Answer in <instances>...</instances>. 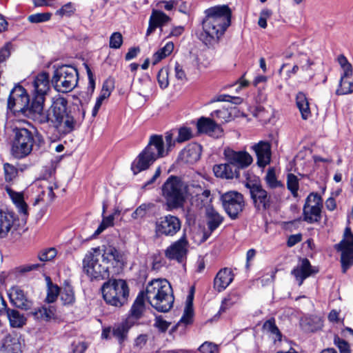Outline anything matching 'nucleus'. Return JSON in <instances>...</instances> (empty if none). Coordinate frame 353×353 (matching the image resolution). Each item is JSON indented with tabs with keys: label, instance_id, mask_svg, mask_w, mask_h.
Returning a JSON list of instances; mask_svg holds the SVG:
<instances>
[{
	"label": "nucleus",
	"instance_id": "obj_1",
	"mask_svg": "<svg viewBox=\"0 0 353 353\" xmlns=\"http://www.w3.org/2000/svg\"><path fill=\"white\" fill-rule=\"evenodd\" d=\"M30 118L43 124L50 123L61 136H65L79 125L77 121L67 111L68 101L59 97L52 102L47 112H43L46 95L50 90L49 76L46 72L37 74L33 81Z\"/></svg>",
	"mask_w": 353,
	"mask_h": 353
},
{
	"label": "nucleus",
	"instance_id": "obj_2",
	"mask_svg": "<svg viewBox=\"0 0 353 353\" xmlns=\"http://www.w3.org/2000/svg\"><path fill=\"white\" fill-rule=\"evenodd\" d=\"M123 254L114 247H105L103 252L100 248H92L83 260V272L92 281L109 279L110 274H117L123 269Z\"/></svg>",
	"mask_w": 353,
	"mask_h": 353
},
{
	"label": "nucleus",
	"instance_id": "obj_3",
	"mask_svg": "<svg viewBox=\"0 0 353 353\" xmlns=\"http://www.w3.org/2000/svg\"><path fill=\"white\" fill-rule=\"evenodd\" d=\"M204 14L200 39L210 47L218 43L231 25L232 10L227 5H219L206 9Z\"/></svg>",
	"mask_w": 353,
	"mask_h": 353
},
{
	"label": "nucleus",
	"instance_id": "obj_4",
	"mask_svg": "<svg viewBox=\"0 0 353 353\" xmlns=\"http://www.w3.org/2000/svg\"><path fill=\"white\" fill-rule=\"evenodd\" d=\"M175 146L174 131H168L162 135L150 136L146 147L133 161L131 169L134 174L147 170L160 158L168 156Z\"/></svg>",
	"mask_w": 353,
	"mask_h": 353
},
{
	"label": "nucleus",
	"instance_id": "obj_5",
	"mask_svg": "<svg viewBox=\"0 0 353 353\" xmlns=\"http://www.w3.org/2000/svg\"><path fill=\"white\" fill-rule=\"evenodd\" d=\"M145 298L158 312H168L172 307L174 296L170 283L166 279H154L146 286Z\"/></svg>",
	"mask_w": 353,
	"mask_h": 353
},
{
	"label": "nucleus",
	"instance_id": "obj_6",
	"mask_svg": "<svg viewBox=\"0 0 353 353\" xmlns=\"http://www.w3.org/2000/svg\"><path fill=\"white\" fill-rule=\"evenodd\" d=\"M14 134L11 153L14 157L18 159L28 157L32 152L34 144L40 146L44 142L40 134L38 132L34 134L24 128H14Z\"/></svg>",
	"mask_w": 353,
	"mask_h": 353
},
{
	"label": "nucleus",
	"instance_id": "obj_7",
	"mask_svg": "<svg viewBox=\"0 0 353 353\" xmlns=\"http://www.w3.org/2000/svg\"><path fill=\"white\" fill-rule=\"evenodd\" d=\"M103 299L106 303L121 307L128 302L130 290L123 279H109L101 287Z\"/></svg>",
	"mask_w": 353,
	"mask_h": 353
},
{
	"label": "nucleus",
	"instance_id": "obj_8",
	"mask_svg": "<svg viewBox=\"0 0 353 353\" xmlns=\"http://www.w3.org/2000/svg\"><path fill=\"white\" fill-rule=\"evenodd\" d=\"M163 196L170 208L183 205L187 194V185L177 176H170L162 187Z\"/></svg>",
	"mask_w": 353,
	"mask_h": 353
},
{
	"label": "nucleus",
	"instance_id": "obj_9",
	"mask_svg": "<svg viewBox=\"0 0 353 353\" xmlns=\"http://www.w3.org/2000/svg\"><path fill=\"white\" fill-rule=\"evenodd\" d=\"M78 81L77 70L70 65L57 67L52 78V83L55 90L62 93H67L74 90L77 85Z\"/></svg>",
	"mask_w": 353,
	"mask_h": 353
},
{
	"label": "nucleus",
	"instance_id": "obj_10",
	"mask_svg": "<svg viewBox=\"0 0 353 353\" xmlns=\"http://www.w3.org/2000/svg\"><path fill=\"white\" fill-rule=\"evenodd\" d=\"M336 248L341 252L342 272L345 273L353 265V234L350 228L345 229L343 239Z\"/></svg>",
	"mask_w": 353,
	"mask_h": 353
},
{
	"label": "nucleus",
	"instance_id": "obj_11",
	"mask_svg": "<svg viewBox=\"0 0 353 353\" xmlns=\"http://www.w3.org/2000/svg\"><path fill=\"white\" fill-rule=\"evenodd\" d=\"M221 201L224 210L232 219H236L245 207L243 194L236 191L222 194Z\"/></svg>",
	"mask_w": 353,
	"mask_h": 353
},
{
	"label": "nucleus",
	"instance_id": "obj_12",
	"mask_svg": "<svg viewBox=\"0 0 353 353\" xmlns=\"http://www.w3.org/2000/svg\"><path fill=\"white\" fill-rule=\"evenodd\" d=\"M181 229V221L176 216L167 214L159 218L154 223V232L157 236H174Z\"/></svg>",
	"mask_w": 353,
	"mask_h": 353
},
{
	"label": "nucleus",
	"instance_id": "obj_13",
	"mask_svg": "<svg viewBox=\"0 0 353 353\" xmlns=\"http://www.w3.org/2000/svg\"><path fill=\"white\" fill-rule=\"evenodd\" d=\"M29 96L26 90L20 85H16L11 90L8 99V108L10 110L28 112V115L30 117V107L29 105Z\"/></svg>",
	"mask_w": 353,
	"mask_h": 353
},
{
	"label": "nucleus",
	"instance_id": "obj_14",
	"mask_svg": "<svg viewBox=\"0 0 353 353\" xmlns=\"http://www.w3.org/2000/svg\"><path fill=\"white\" fill-rule=\"evenodd\" d=\"M322 200L316 193H311L303 207V220L308 223L318 222L321 219Z\"/></svg>",
	"mask_w": 353,
	"mask_h": 353
},
{
	"label": "nucleus",
	"instance_id": "obj_15",
	"mask_svg": "<svg viewBox=\"0 0 353 353\" xmlns=\"http://www.w3.org/2000/svg\"><path fill=\"white\" fill-rule=\"evenodd\" d=\"M189 243L184 233L180 239L172 243L164 252L169 260H174L182 263L186 259L188 252Z\"/></svg>",
	"mask_w": 353,
	"mask_h": 353
},
{
	"label": "nucleus",
	"instance_id": "obj_16",
	"mask_svg": "<svg viewBox=\"0 0 353 353\" xmlns=\"http://www.w3.org/2000/svg\"><path fill=\"white\" fill-rule=\"evenodd\" d=\"M224 156L227 162L232 164L239 171L248 167L253 161L252 156L246 151H235L230 148L224 150Z\"/></svg>",
	"mask_w": 353,
	"mask_h": 353
},
{
	"label": "nucleus",
	"instance_id": "obj_17",
	"mask_svg": "<svg viewBox=\"0 0 353 353\" xmlns=\"http://www.w3.org/2000/svg\"><path fill=\"white\" fill-rule=\"evenodd\" d=\"M250 189L251 198L256 208L259 210H266L270 208V196L261 185L253 184Z\"/></svg>",
	"mask_w": 353,
	"mask_h": 353
},
{
	"label": "nucleus",
	"instance_id": "obj_18",
	"mask_svg": "<svg viewBox=\"0 0 353 353\" xmlns=\"http://www.w3.org/2000/svg\"><path fill=\"white\" fill-rule=\"evenodd\" d=\"M316 272L312 267L309 260L305 258L299 261V263L292 270L291 274L294 276L300 286L303 284L305 279Z\"/></svg>",
	"mask_w": 353,
	"mask_h": 353
},
{
	"label": "nucleus",
	"instance_id": "obj_19",
	"mask_svg": "<svg viewBox=\"0 0 353 353\" xmlns=\"http://www.w3.org/2000/svg\"><path fill=\"white\" fill-rule=\"evenodd\" d=\"M257 157V164L265 168L271 161V145L268 141H261L252 146Z\"/></svg>",
	"mask_w": 353,
	"mask_h": 353
},
{
	"label": "nucleus",
	"instance_id": "obj_20",
	"mask_svg": "<svg viewBox=\"0 0 353 353\" xmlns=\"http://www.w3.org/2000/svg\"><path fill=\"white\" fill-rule=\"evenodd\" d=\"M198 131L214 137L221 136L223 130L220 125L210 118L201 117L196 123Z\"/></svg>",
	"mask_w": 353,
	"mask_h": 353
},
{
	"label": "nucleus",
	"instance_id": "obj_21",
	"mask_svg": "<svg viewBox=\"0 0 353 353\" xmlns=\"http://www.w3.org/2000/svg\"><path fill=\"white\" fill-rule=\"evenodd\" d=\"M8 296L10 301L17 307L28 310L32 303L28 299L23 290L19 286H14L8 291Z\"/></svg>",
	"mask_w": 353,
	"mask_h": 353
},
{
	"label": "nucleus",
	"instance_id": "obj_22",
	"mask_svg": "<svg viewBox=\"0 0 353 353\" xmlns=\"http://www.w3.org/2000/svg\"><path fill=\"white\" fill-rule=\"evenodd\" d=\"M201 151L202 148L199 144L192 143L181 151L179 159L186 163H194L200 159Z\"/></svg>",
	"mask_w": 353,
	"mask_h": 353
},
{
	"label": "nucleus",
	"instance_id": "obj_23",
	"mask_svg": "<svg viewBox=\"0 0 353 353\" xmlns=\"http://www.w3.org/2000/svg\"><path fill=\"white\" fill-rule=\"evenodd\" d=\"M232 271L228 268L220 270L214 280V288L219 292L224 290L233 281Z\"/></svg>",
	"mask_w": 353,
	"mask_h": 353
},
{
	"label": "nucleus",
	"instance_id": "obj_24",
	"mask_svg": "<svg viewBox=\"0 0 353 353\" xmlns=\"http://www.w3.org/2000/svg\"><path fill=\"white\" fill-rule=\"evenodd\" d=\"M213 172L216 176L222 179H232L239 177V171L228 162L214 165Z\"/></svg>",
	"mask_w": 353,
	"mask_h": 353
},
{
	"label": "nucleus",
	"instance_id": "obj_25",
	"mask_svg": "<svg viewBox=\"0 0 353 353\" xmlns=\"http://www.w3.org/2000/svg\"><path fill=\"white\" fill-rule=\"evenodd\" d=\"M6 191L17 208L18 212L24 216H27L28 214V205L24 201L23 193L15 192L8 186L6 187Z\"/></svg>",
	"mask_w": 353,
	"mask_h": 353
},
{
	"label": "nucleus",
	"instance_id": "obj_26",
	"mask_svg": "<svg viewBox=\"0 0 353 353\" xmlns=\"http://www.w3.org/2000/svg\"><path fill=\"white\" fill-rule=\"evenodd\" d=\"M144 299L145 295L143 292H140L131 307L130 313L126 320H130V323L132 325H134L143 314L145 309Z\"/></svg>",
	"mask_w": 353,
	"mask_h": 353
},
{
	"label": "nucleus",
	"instance_id": "obj_27",
	"mask_svg": "<svg viewBox=\"0 0 353 353\" xmlns=\"http://www.w3.org/2000/svg\"><path fill=\"white\" fill-rule=\"evenodd\" d=\"M3 353H21V343L17 335L8 334L1 348Z\"/></svg>",
	"mask_w": 353,
	"mask_h": 353
},
{
	"label": "nucleus",
	"instance_id": "obj_28",
	"mask_svg": "<svg viewBox=\"0 0 353 353\" xmlns=\"http://www.w3.org/2000/svg\"><path fill=\"white\" fill-rule=\"evenodd\" d=\"M207 226L209 234L205 237L207 239L210 234L222 223L223 218L213 208L206 209Z\"/></svg>",
	"mask_w": 353,
	"mask_h": 353
},
{
	"label": "nucleus",
	"instance_id": "obj_29",
	"mask_svg": "<svg viewBox=\"0 0 353 353\" xmlns=\"http://www.w3.org/2000/svg\"><path fill=\"white\" fill-rule=\"evenodd\" d=\"M14 221V213L0 210V238L7 236Z\"/></svg>",
	"mask_w": 353,
	"mask_h": 353
},
{
	"label": "nucleus",
	"instance_id": "obj_30",
	"mask_svg": "<svg viewBox=\"0 0 353 353\" xmlns=\"http://www.w3.org/2000/svg\"><path fill=\"white\" fill-rule=\"evenodd\" d=\"M133 325L130 320H125L119 323L114 324L112 328V334L119 343H122L127 338L128 332Z\"/></svg>",
	"mask_w": 353,
	"mask_h": 353
},
{
	"label": "nucleus",
	"instance_id": "obj_31",
	"mask_svg": "<svg viewBox=\"0 0 353 353\" xmlns=\"http://www.w3.org/2000/svg\"><path fill=\"white\" fill-rule=\"evenodd\" d=\"M296 105L303 119L307 120L311 117L310 103L306 94L304 92H299L296 94Z\"/></svg>",
	"mask_w": 353,
	"mask_h": 353
},
{
	"label": "nucleus",
	"instance_id": "obj_32",
	"mask_svg": "<svg viewBox=\"0 0 353 353\" xmlns=\"http://www.w3.org/2000/svg\"><path fill=\"white\" fill-rule=\"evenodd\" d=\"M297 61L303 76L310 80L314 74L312 69L314 62L306 54H301Z\"/></svg>",
	"mask_w": 353,
	"mask_h": 353
},
{
	"label": "nucleus",
	"instance_id": "obj_33",
	"mask_svg": "<svg viewBox=\"0 0 353 353\" xmlns=\"http://www.w3.org/2000/svg\"><path fill=\"white\" fill-rule=\"evenodd\" d=\"M301 325L306 332H315L323 327V321L320 316H312L301 321Z\"/></svg>",
	"mask_w": 353,
	"mask_h": 353
},
{
	"label": "nucleus",
	"instance_id": "obj_34",
	"mask_svg": "<svg viewBox=\"0 0 353 353\" xmlns=\"http://www.w3.org/2000/svg\"><path fill=\"white\" fill-rule=\"evenodd\" d=\"M4 314H6L10 326L12 327H21L26 323V319L24 316L16 310L6 308Z\"/></svg>",
	"mask_w": 353,
	"mask_h": 353
},
{
	"label": "nucleus",
	"instance_id": "obj_35",
	"mask_svg": "<svg viewBox=\"0 0 353 353\" xmlns=\"http://www.w3.org/2000/svg\"><path fill=\"white\" fill-rule=\"evenodd\" d=\"M192 299L193 295L190 294L188 296L186 301V306L184 310V314L178 322L176 326L184 325L185 326L190 324L192 322L193 310H192Z\"/></svg>",
	"mask_w": 353,
	"mask_h": 353
},
{
	"label": "nucleus",
	"instance_id": "obj_36",
	"mask_svg": "<svg viewBox=\"0 0 353 353\" xmlns=\"http://www.w3.org/2000/svg\"><path fill=\"white\" fill-rule=\"evenodd\" d=\"M55 309L53 307L43 306L35 310L34 316L41 321H49L54 318Z\"/></svg>",
	"mask_w": 353,
	"mask_h": 353
},
{
	"label": "nucleus",
	"instance_id": "obj_37",
	"mask_svg": "<svg viewBox=\"0 0 353 353\" xmlns=\"http://www.w3.org/2000/svg\"><path fill=\"white\" fill-rule=\"evenodd\" d=\"M265 181L268 187L271 189L281 188L282 190H285L283 183L277 179L275 170L273 168H270L268 170L265 176Z\"/></svg>",
	"mask_w": 353,
	"mask_h": 353
},
{
	"label": "nucleus",
	"instance_id": "obj_38",
	"mask_svg": "<svg viewBox=\"0 0 353 353\" xmlns=\"http://www.w3.org/2000/svg\"><path fill=\"white\" fill-rule=\"evenodd\" d=\"M263 330L271 334L274 343L281 341L282 334L276 325L274 319L266 321L263 324Z\"/></svg>",
	"mask_w": 353,
	"mask_h": 353
},
{
	"label": "nucleus",
	"instance_id": "obj_39",
	"mask_svg": "<svg viewBox=\"0 0 353 353\" xmlns=\"http://www.w3.org/2000/svg\"><path fill=\"white\" fill-rule=\"evenodd\" d=\"M263 330L271 334L274 343L281 341L282 334L276 325L274 319L266 321L263 324Z\"/></svg>",
	"mask_w": 353,
	"mask_h": 353
},
{
	"label": "nucleus",
	"instance_id": "obj_40",
	"mask_svg": "<svg viewBox=\"0 0 353 353\" xmlns=\"http://www.w3.org/2000/svg\"><path fill=\"white\" fill-rule=\"evenodd\" d=\"M263 330L271 334L274 343L281 341L282 334L276 325L274 319L266 321L263 324Z\"/></svg>",
	"mask_w": 353,
	"mask_h": 353
},
{
	"label": "nucleus",
	"instance_id": "obj_41",
	"mask_svg": "<svg viewBox=\"0 0 353 353\" xmlns=\"http://www.w3.org/2000/svg\"><path fill=\"white\" fill-rule=\"evenodd\" d=\"M263 330L271 334L274 343L281 341L282 334L276 325L274 319L266 321L263 324Z\"/></svg>",
	"mask_w": 353,
	"mask_h": 353
},
{
	"label": "nucleus",
	"instance_id": "obj_42",
	"mask_svg": "<svg viewBox=\"0 0 353 353\" xmlns=\"http://www.w3.org/2000/svg\"><path fill=\"white\" fill-rule=\"evenodd\" d=\"M263 330L271 334L274 343L281 341L282 334L276 325L274 319L266 321L263 324Z\"/></svg>",
	"mask_w": 353,
	"mask_h": 353
},
{
	"label": "nucleus",
	"instance_id": "obj_43",
	"mask_svg": "<svg viewBox=\"0 0 353 353\" xmlns=\"http://www.w3.org/2000/svg\"><path fill=\"white\" fill-rule=\"evenodd\" d=\"M174 50L172 42H168L164 47L159 49L153 55V64L155 65L167 56L170 55Z\"/></svg>",
	"mask_w": 353,
	"mask_h": 353
},
{
	"label": "nucleus",
	"instance_id": "obj_44",
	"mask_svg": "<svg viewBox=\"0 0 353 353\" xmlns=\"http://www.w3.org/2000/svg\"><path fill=\"white\" fill-rule=\"evenodd\" d=\"M353 92V77H341L337 94H348Z\"/></svg>",
	"mask_w": 353,
	"mask_h": 353
},
{
	"label": "nucleus",
	"instance_id": "obj_45",
	"mask_svg": "<svg viewBox=\"0 0 353 353\" xmlns=\"http://www.w3.org/2000/svg\"><path fill=\"white\" fill-rule=\"evenodd\" d=\"M287 188L294 197L298 196L299 179L294 174L290 173L287 175Z\"/></svg>",
	"mask_w": 353,
	"mask_h": 353
},
{
	"label": "nucleus",
	"instance_id": "obj_46",
	"mask_svg": "<svg viewBox=\"0 0 353 353\" xmlns=\"http://www.w3.org/2000/svg\"><path fill=\"white\" fill-rule=\"evenodd\" d=\"M338 62L342 69V74L341 77L353 78L352 66L348 62L346 57L343 55L339 56Z\"/></svg>",
	"mask_w": 353,
	"mask_h": 353
},
{
	"label": "nucleus",
	"instance_id": "obj_47",
	"mask_svg": "<svg viewBox=\"0 0 353 353\" xmlns=\"http://www.w3.org/2000/svg\"><path fill=\"white\" fill-rule=\"evenodd\" d=\"M213 119H217L221 123H225L231 121L232 116L228 109L222 108L211 113Z\"/></svg>",
	"mask_w": 353,
	"mask_h": 353
},
{
	"label": "nucleus",
	"instance_id": "obj_48",
	"mask_svg": "<svg viewBox=\"0 0 353 353\" xmlns=\"http://www.w3.org/2000/svg\"><path fill=\"white\" fill-rule=\"evenodd\" d=\"M239 295L236 292H232L229 294L221 303L220 307V312H225L227 309L236 304L239 301Z\"/></svg>",
	"mask_w": 353,
	"mask_h": 353
},
{
	"label": "nucleus",
	"instance_id": "obj_49",
	"mask_svg": "<svg viewBox=\"0 0 353 353\" xmlns=\"http://www.w3.org/2000/svg\"><path fill=\"white\" fill-rule=\"evenodd\" d=\"M4 179L6 182L13 181L18 175L17 168L9 163L3 164Z\"/></svg>",
	"mask_w": 353,
	"mask_h": 353
},
{
	"label": "nucleus",
	"instance_id": "obj_50",
	"mask_svg": "<svg viewBox=\"0 0 353 353\" xmlns=\"http://www.w3.org/2000/svg\"><path fill=\"white\" fill-rule=\"evenodd\" d=\"M52 14L51 12H41L30 14L28 17V21L32 23L47 22L50 20Z\"/></svg>",
	"mask_w": 353,
	"mask_h": 353
},
{
	"label": "nucleus",
	"instance_id": "obj_51",
	"mask_svg": "<svg viewBox=\"0 0 353 353\" xmlns=\"http://www.w3.org/2000/svg\"><path fill=\"white\" fill-rule=\"evenodd\" d=\"M114 215L110 214L108 216H103V219L98 228L94 233V236L99 235L103 232L106 228L114 225Z\"/></svg>",
	"mask_w": 353,
	"mask_h": 353
},
{
	"label": "nucleus",
	"instance_id": "obj_52",
	"mask_svg": "<svg viewBox=\"0 0 353 353\" xmlns=\"http://www.w3.org/2000/svg\"><path fill=\"white\" fill-rule=\"evenodd\" d=\"M153 206L151 203H143L139 205L132 214L133 219H141L145 217L149 210Z\"/></svg>",
	"mask_w": 353,
	"mask_h": 353
},
{
	"label": "nucleus",
	"instance_id": "obj_53",
	"mask_svg": "<svg viewBox=\"0 0 353 353\" xmlns=\"http://www.w3.org/2000/svg\"><path fill=\"white\" fill-rule=\"evenodd\" d=\"M76 11V6L72 2H68L63 5L55 12L56 15L63 17H71Z\"/></svg>",
	"mask_w": 353,
	"mask_h": 353
},
{
	"label": "nucleus",
	"instance_id": "obj_54",
	"mask_svg": "<svg viewBox=\"0 0 353 353\" xmlns=\"http://www.w3.org/2000/svg\"><path fill=\"white\" fill-rule=\"evenodd\" d=\"M192 137V132L190 128L182 127L178 130V136L174 139L175 143H183Z\"/></svg>",
	"mask_w": 353,
	"mask_h": 353
},
{
	"label": "nucleus",
	"instance_id": "obj_55",
	"mask_svg": "<svg viewBox=\"0 0 353 353\" xmlns=\"http://www.w3.org/2000/svg\"><path fill=\"white\" fill-rule=\"evenodd\" d=\"M152 21L155 23L157 27L163 26L170 19L169 17L161 11H154L150 17Z\"/></svg>",
	"mask_w": 353,
	"mask_h": 353
},
{
	"label": "nucleus",
	"instance_id": "obj_56",
	"mask_svg": "<svg viewBox=\"0 0 353 353\" xmlns=\"http://www.w3.org/2000/svg\"><path fill=\"white\" fill-rule=\"evenodd\" d=\"M60 297L64 305L70 304L74 301V292L70 286L65 287L60 292Z\"/></svg>",
	"mask_w": 353,
	"mask_h": 353
},
{
	"label": "nucleus",
	"instance_id": "obj_57",
	"mask_svg": "<svg viewBox=\"0 0 353 353\" xmlns=\"http://www.w3.org/2000/svg\"><path fill=\"white\" fill-rule=\"evenodd\" d=\"M168 68H161L157 74V81L159 85V87L161 89L166 88L169 85V80H168Z\"/></svg>",
	"mask_w": 353,
	"mask_h": 353
},
{
	"label": "nucleus",
	"instance_id": "obj_58",
	"mask_svg": "<svg viewBox=\"0 0 353 353\" xmlns=\"http://www.w3.org/2000/svg\"><path fill=\"white\" fill-rule=\"evenodd\" d=\"M276 272L277 270L275 268L265 270V272L260 278L261 284L263 285H267L272 283L274 281Z\"/></svg>",
	"mask_w": 353,
	"mask_h": 353
},
{
	"label": "nucleus",
	"instance_id": "obj_59",
	"mask_svg": "<svg viewBox=\"0 0 353 353\" xmlns=\"http://www.w3.org/2000/svg\"><path fill=\"white\" fill-rule=\"evenodd\" d=\"M57 250L54 248H46L41 251L39 259L41 261H49L57 256Z\"/></svg>",
	"mask_w": 353,
	"mask_h": 353
},
{
	"label": "nucleus",
	"instance_id": "obj_60",
	"mask_svg": "<svg viewBox=\"0 0 353 353\" xmlns=\"http://www.w3.org/2000/svg\"><path fill=\"white\" fill-rule=\"evenodd\" d=\"M59 294H60L59 287L52 283H48L46 301L48 303H53Z\"/></svg>",
	"mask_w": 353,
	"mask_h": 353
},
{
	"label": "nucleus",
	"instance_id": "obj_61",
	"mask_svg": "<svg viewBox=\"0 0 353 353\" xmlns=\"http://www.w3.org/2000/svg\"><path fill=\"white\" fill-rule=\"evenodd\" d=\"M122 43V34L119 32H113L110 37V47L113 49H119Z\"/></svg>",
	"mask_w": 353,
	"mask_h": 353
},
{
	"label": "nucleus",
	"instance_id": "obj_62",
	"mask_svg": "<svg viewBox=\"0 0 353 353\" xmlns=\"http://www.w3.org/2000/svg\"><path fill=\"white\" fill-rule=\"evenodd\" d=\"M201 353H219V347L217 345L205 341L199 347Z\"/></svg>",
	"mask_w": 353,
	"mask_h": 353
},
{
	"label": "nucleus",
	"instance_id": "obj_63",
	"mask_svg": "<svg viewBox=\"0 0 353 353\" xmlns=\"http://www.w3.org/2000/svg\"><path fill=\"white\" fill-rule=\"evenodd\" d=\"M174 72L175 77L177 79L183 81L186 79L185 72L182 67L179 63H176L174 65Z\"/></svg>",
	"mask_w": 353,
	"mask_h": 353
},
{
	"label": "nucleus",
	"instance_id": "obj_64",
	"mask_svg": "<svg viewBox=\"0 0 353 353\" xmlns=\"http://www.w3.org/2000/svg\"><path fill=\"white\" fill-rule=\"evenodd\" d=\"M341 353H351L349 344L344 340L339 339L335 341Z\"/></svg>",
	"mask_w": 353,
	"mask_h": 353
}]
</instances>
